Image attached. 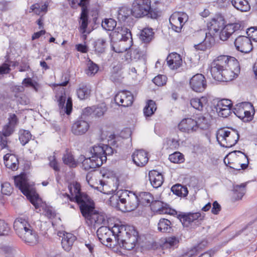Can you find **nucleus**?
Listing matches in <instances>:
<instances>
[{
  "mask_svg": "<svg viewBox=\"0 0 257 257\" xmlns=\"http://www.w3.org/2000/svg\"><path fill=\"white\" fill-rule=\"evenodd\" d=\"M106 45V41L102 39H98L95 42V50L98 53H102L104 52L105 48Z\"/></svg>",
  "mask_w": 257,
  "mask_h": 257,
  "instance_id": "48",
  "label": "nucleus"
},
{
  "mask_svg": "<svg viewBox=\"0 0 257 257\" xmlns=\"http://www.w3.org/2000/svg\"><path fill=\"white\" fill-rule=\"evenodd\" d=\"M132 161H149L150 156L148 152L144 150H139L135 151L132 155Z\"/></svg>",
  "mask_w": 257,
  "mask_h": 257,
  "instance_id": "34",
  "label": "nucleus"
},
{
  "mask_svg": "<svg viewBox=\"0 0 257 257\" xmlns=\"http://www.w3.org/2000/svg\"><path fill=\"white\" fill-rule=\"evenodd\" d=\"M245 186V183L241 184L240 185H237L234 186L233 191L235 195V197L237 199H241L244 195L246 191Z\"/></svg>",
  "mask_w": 257,
  "mask_h": 257,
  "instance_id": "42",
  "label": "nucleus"
},
{
  "mask_svg": "<svg viewBox=\"0 0 257 257\" xmlns=\"http://www.w3.org/2000/svg\"><path fill=\"white\" fill-rule=\"evenodd\" d=\"M32 135L30 132L26 130L20 131L19 140L23 146L25 145L31 139Z\"/></svg>",
  "mask_w": 257,
  "mask_h": 257,
  "instance_id": "47",
  "label": "nucleus"
},
{
  "mask_svg": "<svg viewBox=\"0 0 257 257\" xmlns=\"http://www.w3.org/2000/svg\"><path fill=\"white\" fill-rule=\"evenodd\" d=\"M116 35L117 39H120V45L124 44L131 37V33L129 30L125 27H118L113 32V35Z\"/></svg>",
  "mask_w": 257,
  "mask_h": 257,
  "instance_id": "25",
  "label": "nucleus"
},
{
  "mask_svg": "<svg viewBox=\"0 0 257 257\" xmlns=\"http://www.w3.org/2000/svg\"><path fill=\"white\" fill-rule=\"evenodd\" d=\"M179 241L176 237H169L166 238L165 241L163 243L164 248H168L174 247L177 245Z\"/></svg>",
  "mask_w": 257,
  "mask_h": 257,
  "instance_id": "50",
  "label": "nucleus"
},
{
  "mask_svg": "<svg viewBox=\"0 0 257 257\" xmlns=\"http://www.w3.org/2000/svg\"><path fill=\"white\" fill-rule=\"evenodd\" d=\"M178 127L182 132L193 133L197 131L196 120L191 118H184L178 124Z\"/></svg>",
  "mask_w": 257,
  "mask_h": 257,
  "instance_id": "17",
  "label": "nucleus"
},
{
  "mask_svg": "<svg viewBox=\"0 0 257 257\" xmlns=\"http://www.w3.org/2000/svg\"><path fill=\"white\" fill-rule=\"evenodd\" d=\"M200 250L199 249V246H195L180 257H195L200 252Z\"/></svg>",
  "mask_w": 257,
  "mask_h": 257,
  "instance_id": "57",
  "label": "nucleus"
},
{
  "mask_svg": "<svg viewBox=\"0 0 257 257\" xmlns=\"http://www.w3.org/2000/svg\"><path fill=\"white\" fill-rule=\"evenodd\" d=\"M116 25V21L112 19H105L101 24L102 28L106 31L113 30Z\"/></svg>",
  "mask_w": 257,
  "mask_h": 257,
  "instance_id": "45",
  "label": "nucleus"
},
{
  "mask_svg": "<svg viewBox=\"0 0 257 257\" xmlns=\"http://www.w3.org/2000/svg\"><path fill=\"white\" fill-rule=\"evenodd\" d=\"M232 5L241 12H247L250 9V6L246 0H232Z\"/></svg>",
  "mask_w": 257,
  "mask_h": 257,
  "instance_id": "36",
  "label": "nucleus"
},
{
  "mask_svg": "<svg viewBox=\"0 0 257 257\" xmlns=\"http://www.w3.org/2000/svg\"><path fill=\"white\" fill-rule=\"evenodd\" d=\"M167 63L169 67L172 70H175L179 68L182 63L181 56L176 53L170 54L167 59Z\"/></svg>",
  "mask_w": 257,
  "mask_h": 257,
  "instance_id": "21",
  "label": "nucleus"
},
{
  "mask_svg": "<svg viewBox=\"0 0 257 257\" xmlns=\"http://www.w3.org/2000/svg\"><path fill=\"white\" fill-rule=\"evenodd\" d=\"M143 56V52L139 48H134L132 47L131 49V58L132 59L138 60L140 59Z\"/></svg>",
  "mask_w": 257,
  "mask_h": 257,
  "instance_id": "53",
  "label": "nucleus"
},
{
  "mask_svg": "<svg viewBox=\"0 0 257 257\" xmlns=\"http://www.w3.org/2000/svg\"><path fill=\"white\" fill-rule=\"evenodd\" d=\"M14 131V126H12L10 124H7L4 126L2 132L1 133L5 136H10Z\"/></svg>",
  "mask_w": 257,
  "mask_h": 257,
  "instance_id": "59",
  "label": "nucleus"
},
{
  "mask_svg": "<svg viewBox=\"0 0 257 257\" xmlns=\"http://www.w3.org/2000/svg\"><path fill=\"white\" fill-rule=\"evenodd\" d=\"M132 14V9L130 10L127 7H122L118 11V19L120 21H125Z\"/></svg>",
  "mask_w": 257,
  "mask_h": 257,
  "instance_id": "43",
  "label": "nucleus"
},
{
  "mask_svg": "<svg viewBox=\"0 0 257 257\" xmlns=\"http://www.w3.org/2000/svg\"><path fill=\"white\" fill-rule=\"evenodd\" d=\"M98 69L99 67L98 65L89 60L87 64V68L85 70V73L88 76H93L97 72Z\"/></svg>",
  "mask_w": 257,
  "mask_h": 257,
  "instance_id": "41",
  "label": "nucleus"
},
{
  "mask_svg": "<svg viewBox=\"0 0 257 257\" xmlns=\"http://www.w3.org/2000/svg\"><path fill=\"white\" fill-rule=\"evenodd\" d=\"M206 33L205 32L201 31L198 32L196 36L201 37L200 42L197 44L194 45V48L195 49L201 51H205L208 48L211 47V44L209 42L207 43L206 40Z\"/></svg>",
  "mask_w": 257,
  "mask_h": 257,
  "instance_id": "30",
  "label": "nucleus"
},
{
  "mask_svg": "<svg viewBox=\"0 0 257 257\" xmlns=\"http://www.w3.org/2000/svg\"><path fill=\"white\" fill-rule=\"evenodd\" d=\"M22 240L26 242L35 244L38 242V236L36 232L33 229L32 226L28 230L24 231L22 234L19 236Z\"/></svg>",
  "mask_w": 257,
  "mask_h": 257,
  "instance_id": "20",
  "label": "nucleus"
},
{
  "mask_svg": "<svg viewBox=\"0 0 257 257\" xmlns=\"http://www.w3.org/2000/svg\"><path fill=\"white\" fill-rule=\"evenodd\" d=\"M97 235L99 240L101 243L106 246L111 247V242L112 239L111 236H115L117 234V232L114 230V226L112 229L106 226H101L97 230Z\"/></svg>",
  "mask_w": 257,
  "mask_h": 257,
  "instance_id": "11",
  "label": "nucleus"
},
{
  "mask_svg": "<svg viewBox=\"0 0 257 257\" xmlns=\"http://www.w3.org/2000/svg\"><path fill=\"white\" fill-rule=\"evenodd\" d=\"M13 191V188L8 182H5L2 184V193L6 195H10Z\"/></svg>",
  "mask_w": 257,
  "mask_h": 257,
  "instance_id": "56",
  "label": "nucleus"
},
{
  "mask_svg": "<svg viewBox=\"0 0 257 257\" xmlns=\"http://www.w3.org/2000/svg\"><path fill=\"white\" fill-rule=\"evenodd\" d=\"M197 131L199 128L201 130H206L209 127V122L207 119L203 116H201L196 120Z\"/></svg>",
  "mask_w": 257,
  "mask_h": 257,
  "instance_id": "46",
  "label": "nucleus"
},
{
  "mask_svg": "<svg viewBox=\"0 0 257 257\" xmlns=\"http://www.w3.org/2000/svg\"><path fill=\"white\" fill-rule=\"evenodd\" d=\"M216 139L218 143L225 148L234 146L238 141V132L233 128H220L216 132Z\"/></svg>",
  "mask_w": 257,
  "mask_h": 257,
  "instance_id": "7",
  "label": "nucleus"
},
{
  "mask_svg": "<svg viewBox=\"0 0 257 257\" xmlns=\"http://www.w3.org/2000/svg\"><path fill=\"white\" fill-rule=\"evenodd\" d=\"M132 14L136 18L147 17L152 19H156L158 16L157 12L151 8V0H134Z\"/></svg>",
  "mask_w": 257,
  "mask_h": 257,
  "instance_id": "6",
  "label": "nucleus"
},
{
  "mask_svg": "<svg viewBox=\"0 0 257 257\" xmlns=\"http://www.w3.org/2000/svg\"><path fill=\"white\" fill-rule=\"evenodd\" d=\"M178 218L185 227L195 228L199 226L204 218L200 212L179 214Z\"/></svg>",
  "mask_w": 257,
  "mask_h": 257,
  "instance_id": "9",
  "label": "nucleus"
},
{
  "mask_svg": "<svg viewBox=\"0 0 257 257\" xmlns=\"http://www.w3.org/2000/svg\"><path fill=\"white\" fill-rule=\"evenodd\" d=\"M230 155L234 156H236L238 157V159H241V160H245L246 159L247 161H249V159L248 158V157L244 154L243 153L240 151H236L232 152L230 154Z\"/></svg>",
  "mask_w": 257,
  "mask_h": 257,
  "instance_id": "63",
  "label": "nucleus"
},
{
  "mask_svg": "<svg viewBox=\"0 0 257 257\" xmlns=\"http://www.w3.org/2000/svg\"><path fill=\"white\" fill-rule=\"evenodd\" d=\"M89 128V123L86 121L79 119L73 124L71 131L75 135H82L85 134Z\"/></svg>",
  "mask_w": 257,
  "mask_h": 257,
  "instance_id": "19",
  "label": "nucleus"
},
{
  "mask_svg": "<svg viewBox=\"0 0 257 257\" xmlns=\"http://www.w3.org/2000/svg\"><path fill=\"white\" fill-rule=\"evenodd\" d=\"M151 208L154 211L157 212L160 214L170 213L168 209L164 206V204L159 200H153L151 204Z\"/></svg>",
  "mask_w": 257,
  "mask_h": 257,
  "instance_id": "32",
  "label": "nucleus"
},
{
  "mask_svg": "<svg viewBox=\"0 0 257 257\" xmlns=\"http://www.w3.org/2000/svg\"><path fill=\"white\" fill-rule=\"evenodd\" d=\"M149 178L151 185L155 188L160 187L164 182L162 174L156 170H153L149 172Z\"/></svg>",
  "mask_w": 257,
  "mask_h": 257,
  "instance_id": "22",
  "label": "nucleus"
},
{
  "mask_svg": "<svg viewBox=\"0 0 257 257\" xmlns=\"http://www.w3.org/2000/svg\"><path fill=\"white\" fill-rule=\"evenodd\" d=\"M216 111L218 112L219 116L223 117H227L231 113V107L217 110Z\"/></svg>",
  "mask_w": 257,
  "mask_h": 257,
  "instance_id": "62",
  "label": "nucleus"
},
{
  "mask_svg": "<svg viewBox=\"0 0 257 257\" xmlns=\"http://www.w3.org/2000/svg\"><path fill=\"white\" fill-rule=\"evenodd\" d=\"M139 202L144 205H147L150 203H152L153 201V196L152 194L149 192H143L139 194L138 197Z\"/></svg>",
  "mask_w": 257,
  "mask_h": 257,
  "instance_id": "40",
  "label": "nucleus"
},
{
  "mask_svg": "<svg viewBox=\"0 0 257 257\" xmlns=\"http://www.w3.org/2000/svg\"><path fill=\"white\" fill-rule=\"evenodd\" d=\"M114 100L118 105L128 107L133 104L134 97L130 91L123 90L118 92L115 95Z\"/></svg>",
  "mask_w": 257,
  "mask_h": 257,
  "instance_id": "14",
  "label": "nucleus"
},
{
  "mask_svg": "<svg viewBox=\"0 0 257 257\" xmlns=\"http://www.w3.org/2000/svg\"><path fill=\"white\" fill-rule=\"evenodd\" d=\"M31 226L28 220L23 217L17 218L14 222V228L18 236Z\"/></svg>",
  "mask_w": 257,
  "mask_h": 257,
  "instance_id": "23",
  "label": "nucleus"
},
{
  "mask_svg": "<svg viewBox=\"0 0 257 257\" xmlns=\"http://www.w3.org/2000/svg\"><path fill=\"white\" fill-rule=\"evenodd\" d=\"M239 71L237 60L227 55H220L211 64L210 72L212 77L218 81H229L236 78Z\"/></svg>",
  "mask_w": 257,
  "mask_h": 257,
  "instance_id": "1",
  "label": "nucleus"
},
{
  "mask_svg": "<svg viewBox=\"0 0 257 257\" xmlns=\"http://www.w3.org/2000/svg\"><path fill=\"white\" fill-rule=\"evenodd\" d=\"M22 83L26 87H32L36 91H38V83L35 81H33L31 78H25L23 80Z\"/></svg>",
  "mask_w": 257,
  "mask_h": 257,
  "instance_id": "51",
  "label": "nucleus"
},
{
  "mask_svg": "<svg viewBox=\"0 0 257 257\" xmlns=\"http://www.w3.org/2000/svg\"><path fill=\"white\" fill-rule=\"evenodd\" d=\"M80 19V30L82 34H84L88 26V10H85L84 9L82 10Z\"/></svg>",
  "mask_w": 257,
  "mask_h": 257,
  "instance_id": "33",
  "label": "nucleus"
},
{
  "mask_svg": "<svg viewBox=\"0 0 257 257\" xmlns=\"http://www.w3.org/2000/svg\"><path fill=\"white\" fill-rule=\"evenodd\" d=\"M234 45L238 51L244 53L250 52L253 48L250 39L244 36L237 37L234 41Z\"/></svg>",
  "mask_w": 257,
  "mask_h": 257,
  "instance_id": "15",
  "label": "nucleus"
},
{
  "mask_svg": "<svg viewBox=\"0 0 257 257\" xmlns=\"http://www.w3.org/2000/svg\"><path fill=\"white\" fill-rule=\"evenodd\" d=\"M154 32L151 28H145L139 34V39L145 44L150 43L154 38Z\"/></svg>",
  "mask_w": 257,
  "mask_h": 257,
  "instance_id": "27",
  "label": "nucleus"
},
{
  "mask_svg": "<svg viewBox=\"0 0 257 257\" xmlns=\"http://www.w3.org/2000/svg\"><path fill=\"white\" fill-rule=\"evenodd\" d=\"M167 77L165 75H158L153 80V82L158 86H161L166 84Z\"/></svg>",
  "mask_w": 257,
  "mask_h": 257,
  "instance_id": "54",
  "label": "nucleus"
},
{
  "mask_svg": "<svg viewBox=\"0 0 257 257\" xmlns=\"http://www.w3.org/2000/svg\"><path fill=\"white\" fill-rule=\"evenodd\" d=\"M105 220L104 215L95 210L93 214L86 220V221L88 225H95L102 224Z\"/></svg>",
  "mask_w": 257,
  "mask_h": 257,
  "instance_id": "29",
  "label": "nucleus"
},
{
  "mask_svg": "<svg viewBox=\"0 0 257 257\" xmlns=\"http://www.w3.org/2000/svg\"><path fill=\"white\" fill-rule=\"evenodd\" d=\"M113 153L112 148L106 145H102V146H94L89 154L91 155V157L89 155L87 156H82L80 159H84V161L89 159L90 161H96L98 159L100 161H107V156L111 155Z\"/></svg>",
  "mask_w": 257,
  "mask_h": 257,
  "instance_id": "8",
  "label": "nucleus"
},
{
  "mask_svg": "<svg viewBox=\"0 0 257 257\" xmlns=\"http://www.w3.org/2000/svg\"><path fill=\"white\" fill-rule=\"evenodd\" d=\"M91 93V87L89 84L86 83H81L79 85L77 90V95L78 97L83 100L88 98Z\"/></svg>",
  "mask_w": 257,
  "mask_h": 257,
  "instance_id": "31",
  "label": "nucleus"
},
{
  "mask_svg": "<svg viewBox=\"0 0 257 257\" xmlns=\"http://www.w3.org/2000/svg\"><path fill=\"white\" fill-rule=\"evenodd\" d=\"M60 92H57L56 97L57 98L58 106L61 113H66L69 115L72 109V102L71 98H68L66 100V96L65 89L60 88Z\"/></svg>",
  "mask_w": 257,
  "mask_h": 257,
  "instance_id": "10",
  "label": "nucleus"
},
{
  "mask_svg": "<svg viewBox=\"0 0 257 257\" xmlns=\"http://www.w3.org/2000/svg\"><path fill=\"white\" fill-rule=\"evenodd\" d=\"M113 181V186L111 188L109 184L105 183V182L102 180L99 181L100 184L99 186L95 187L93 185H90L91 187L96 189L103 194H111L117 189L119 185V180L118 178H114Z\"/></svg>",
  "mask_w": 257,
  "mask_h": 257,
  "instance_id": "18",
  "label": "nucleus"
},
{
  "mask_svg": "<svg viewBox=\"0 0 257 257\" xmlns=\"http://www.w3.org/2000/svg\"><path fill=\"white\" fill-rule=\"evenodd\" d=\"M191 88L197 92L204 91L206 87L205 78L201 74H197L194 75L190 80Z\"/></svg>",
  "mask_w": 257,
  "mask_h": 257,
  "instance_id": "16",
  "label": "nucleus"
},
{
  "mask_svg": "<svg viewBox=\"0 0 257 257\" xmlns=\"http://www.w3.org/2000/svg\"><path fill=\"white\" fill-rule=\"evenodd\" d=\"M157 109V106L155 102L153 100H149L147 104L144 108V113L146 117L152 116Z\"/></svg>",
  "mask_w": 257,
  "mask_h": 257,
  "instance_id": "35",
  "label": "nucleus"
},
{
  "mask_svg": "<svg viewBox=\"0 0 257 257\" xmlns=\"http://www.w3.org/2000/svg\"><path fill=\"white\" fill-rule=\"evenodd\" d=\"M22 164H20L19 167H23L22 170L24 172L19 175L14 177L15 185L24 195L29 199L31 203L37 208L39 206L37 203L39 198L35 195L34 184L29 181L26 173V172L30 169L31 163L30 162H22Z\"/></svg>",
  "mask_w": 257,
  "mask_h": 257,
  "instance_id": "2",
  "label": "nucleus"
},
{
  "mask_svg": "<svg viewBox=\"0 0 257 257\" xmlns=\"http://www.w3.org/2000/svg\"><path fill=\"white\" fill-rule=\"evenodd\" d=\"M242 28V25L239 23L228 24L225 25L218 34L221 40L226 41L233 33Z\"/></svg>",
  "mask_w": 257,
  "mask_h": 257,
  "instance_id": "13",
  "label": "nucleus"
},
{
  "mask_svg": "<svg viewBox=\"0 0 257 257\" xmlns=\"http://www.w3.org/2000/svg\"><path fill=\"white\" fill-rule=\"evenodd\" d=\"M187 21V16L182 12H175L170 17L169 22L173 30L180 32L183 26Z\"/></svg>",
  "mask_w": 257,
  "mask_h": 257,
  "instance_id": "12",
  "label": "nucleus"
},
{
  "mask_svg": "<svg viewBox=\"0 0 257 257\" xmlns=\"http://www.w3.org/2000/svg\"><path fill=\"white\" fill-rule=\"evenodd\" d=\"M74 193L72 192V188H70V191L74 197H70L69 195H67L71 201H75L79 206L80 210L82 216L86 220L91 216L95 212L94 204L90 199L89 196L80 192V188L79 186H74Z\"/></svg>",
  "mask_w": 257,
  "mask_h": 257,
  "instance_id": "5",
  "label": "nucleus"
},
{
  "mask_svg": "<svg viewBox=\"0 0 257 257\" xmlns=\"http://www.w3.org/2000/svg\"><path fill=\"white\" fill-rule=\"evenodd\" d=\"M59 236H61L63 234L61 244L62 247L66 251H69L76 239V237L70 233L59 232Z\"/></svg>",
  "mask_w": 257,
  "mask_h": 257,
  "instance_id": "24",
  "label": "nucleus"
},
{
  "mask_svg": "<svg viewBox=\"0 0 257 257\" xmlns=\"http://www.w3.org/2000/svg\"><path fill=\"white\" fill-rule=\"evenodd\" d=\"M169 161H180L183 159V155L179 152H175L169 156Z\"/></svg>",
  "mask_w": 257,
  "mask_h": 257,
  "instance_id": "61",
  "label": "nucleus"
},
{
  "mask_svg": "<svg viewBox=\"0 0 257 257\" xmlns=\"http://www.w3.org/2000/svg\"><path fill=\"white\" fill-rule=\"evenodd\" d=\"M224 26V20L221 16H216L212 19L210 22V30L214 32L213 35L218 34L220 30Z\"/></svg>",
  "mask_w": 257,
  "mask_h": 257,
  "instance_id": "26",
  "label": "nucleus"
},
{
  "mask_svg": "<svg viewBox=\"0 0 257 257\" xmlns=\"http://www.w3.org/2000/svg\"><path fill=\"white\" fill-rule=\"evenodd\" d=\"M113 50L116 53H123L126 51L130 47L124 46V44L120 45V42L114 43L112 45Z\"/></svg>",
  "mask_w": 257,
  "mask_h": 257,
  "instance_id": "52",
  "label": "nucleus"
},
{
  "mask_svg": "<svg viewBox=\"0 0 257 257\" xmlns=\"http://www.w3.org/2000/svg\"><path fill=\"white\" fill-rule=\"evenodd\" d=\"M10 71V65L7 63H4L0 66V74H8Z\"/></svg>",
  "mask_w": 257,
  "mask_h": 257,
  "instance_id": "64",
  "label": "nucleus"
},
{
  "mask_svg": "<svg viewBox=\"0 0 257 257\" xmlns=\"http://www.w3.org/2000/svg\"><path fill=\"white\" fill-rule=\"evenodd\" d=\"M110 204L122 212L135 210L139 205V198L135 193L124 190L120 195L114 194L109 199Z\"/></svg>",
  "mask_w": 257,
  "mask_h": 257,
  "instance_id": "4",
  "label": "nucleus"
},
{
  "mask_svg": "<svg viewBox=\"0 0 257 257\" xmlns=\"http://www.w3.org/2000/svg\"><path fill=\"white\" fill-rule=\"evenodd\" d=\"M158 226L159 230L162 232H170L172 230L170 221L165 218L161 219L158 223Z\"/></svg>",
  "mask_w": 257,
  "mask_h": 257,
  "instance_id": "37",
  "label": "nucleus"
},
{
  "mask_svg": "<svg viewBox=\"0 0 257 257\" xmlns=\"http://www.w3.org/2000/svg\"><path fill=\"white\" fill-rule=\"evenodd\" d=\"M107 107L104 103L93 106V113L97 117L102 116L107 111Z\"/></svg>",
  "mask_w": 257,
  "mask_h": 257,
  "instance_id": "44",
  "label": "nucleus"
},
{
  "mask_svg": "<svg viewBox=\"0 0 257 257\" xmlns=\"http://www.w3.org/2000/svg\"><path fill=\"white\" fill-rule=\"evenodd\" d=\"M232 103L231 100L229 99H223L218 101L216 106V109L220 110L223 108H226L231 107Z\"/></svg>",
  "mask_w": 257,
  "mask_h": 257,
  "instance_id": "49",
  "label": "nucleus"
},
{
  "mask_svg": "<svg viewBox=\"0 0 257 257\" xmlns=\"http://www.w3.org/2000/svg\"><path fill=\"white\" fill-rule=\"evenodd\" d=\"M171 191L178 196L185 197L188 193L187 187L179 184L173 185L171 188Z\"/></svg>",
  "mask_w": 257,
  "mask_h": 257,
  "instance_id": "38",
  "label": "nucleus"
},
{
  "mask_svg": "<svg viewBox=\"0 0 257 257\" xmlns=\"http://www.w3.org/2000/svg\"><path fill=\"white\" fill-rule=\"evenodd\" d=\"M24 88L22 86H15L12 88V92L16 98H22Z\"/></svg>",
  "mask_w": 257,
  "mask_h": 257,
  "instance_id": "58",
  "label": "nucleus"
},
{
  "mask_svg": "<svg viewBox=\"0 0 257 257\" xmlns=\"http://www.w3.org/2000/svg\"><path fill=\"white\" fill-rule=\"evenodd\" d=\"M248 105L247 103L242 102L237 104L234 108V114L239 118H243L245 117V107Z\"/></svg>",
  "mask_w": 257,
  "mask_h": 257,
  "instance_id": "39",
  "label": "nucleus"
},
{
  "mask_svg": "<svg viewBox=\"0 0 257 257\" xmlns=\"http://www.w3.org/2000/svg\"><path fill=\"white\" fill-rule=\"evenodd\" d=\"M20 162H4L6 167L13 171L17 170L20 166Z\"/></svg>",
  "mask_w": 257,
  "mask_h": 257,
  "instance_id": "60",
  "label": "nucleus"
},
{
  "mask_svg": "<svg viewBox=\"0 0 257 257\" xmlns=\"http://www.w3.org/2000/svg\"><path fill=\"white\" fill-rule=\"evenodd\" d=\"M114 230L117 232L115 236L117 244L128 250L135 248L138 242L139 233L133 226L115 225Z\"/></svg>",
  "mask_w": 257,
  "mask_h": 257,
  "instance_id": "3",
  "label": "nucleus"
},
{
  "mask_svg": "<svg viewBox=\"0 0 257 257\" xmlns=\"http://www.w3.org/2000/svg\"><path fill=\"white\" fill-rule=\"evenodd\" d=\"M10 230L8 224L4 220L0 219V235L8 234Z\"/></svg>",
  "mask_w": 257,
  "mask_h": 257,
  "instance_id": "55",
  "label": "nucleus"
},
{
  "mask_svg": "<svg viewBox=\"0 0 257 257\" xmlns=\"http://www.w3.org/2000/svg\"><path fill=\"white\" fill-rule=\"evenodd\" d=\"M208 102V99L205 96L201 97H195L190 99L191 105L195 109L199 111H203L204 107Z\"/></svg>",
  "mask_w": 257,
  "mask_h": 257,
  "instance_id": "28",
  "label": "nucleus"
}]
</instances>
